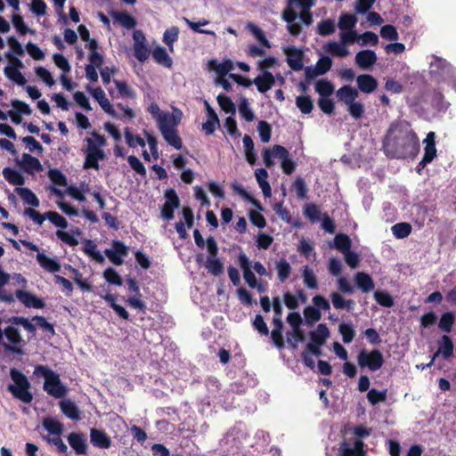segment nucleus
<instances>
[{
  "instance_id": "obj_1",
  "label": "nucleus",
  "mask_w": 456,
  "mask_h": 456,
  "mask_svg": "<svg viewBox=\"0 0 456 456\" xmlns=\"http://www.w3.org/2000/svg\"><path fill=\"white\" fill-rule=\"evenodd\" d=\"M383 151L390 159H413L419 151L416 133L398 124H392L383 140Z\"/></svg>"
},
{
  "instance_id": "obj_2",
  "label": "nucleus",
  "mask_w": 456,
  "mask_h": 456,
  "mask_svg": "<svg viewBox=\"0 0 456 456\" xmlns=\"http://www.w3.org/2000/svg\"><path fill=\"white\" fill-rule=\"evenodd\" d=\"M287 5L281 12V19L287 23V30L293 37H297L302 28L296 20L300 19L303 24L310 26L313 20L312 7L314 0H286Z\"/></svg>"
},
{
  "instance_id": "obj_3",
  "label": "nucleus",
  "mask_w": 456,
  "mask_h": 456,
  "mask_svg": "<svg viewBox=\"0 0 456 456\" xmlns=\"http://www.w3.org/2000/svg\"><path fill=\"white\" fill-rule=\"evenodd\" d=\"M35 375L45 378L43 388L50 395L55 398L64 397L67 388L62 384L58 373L45 365H37L34 370Z\"/></svg>"
},
{
  "instance_id": "obj_4",
  "label": "nucleus",
  "mask_w": 456,
  "mask_h": 456,
  "mask_svg": "<svg viewBox=\"0 0 456 456\" xmlns=\"http://www.w3.org/2000/svg\"><path fill=\"white\" fill-rule=\"evenodd\" d=\"M10 377L12 384H9L7 390L12 395L24 403H30L33 401V394L30 389V382L24 373L20 370L12 368Z\"/></svg>"
},
{
  "instance_id": "obj_5",
  "label": "nucleus",
  "mask_w": 456,
  "mask_h": 456,
  "mask_svg": "<svg viewBox=\"0 0 456 456\" xmlns=\"http://www.w3.org/2000/svg\"><path fill=\"white\" fill-rule=\"evenodd\" d=\"M384 357L379 349L367 351L362 349L357 355V363L361 368H368L370 371L379 370L384 364Z\"/></svg>"
},
{
  "instance_id": "obj_6",
  "label": "nucleus",
  "mask_w": 456,
  "mask_h": 456,
  "mask_svg": "<svg viewBox=\"0 0 456 456\" xmlns=\"http://www.w3.org/2000/svg\"><path fill=\"white\" fill-rule=\"evenodd\" d=\"M177 125L178 121L174 117L165 123H163L162 121L160 126H158V128L160 131L165 141L169 145H171L176 150H181L183 147V142L176 130Z\"/></svg>"
},
{
  "instance_id": "obj_7",
  "label": "nucleus",
  "mask_w": 456,
  "mask_h": 456,
  "mask_svg": "<svg viewBox=\"0 0 456 456\" xmlns=\"http://www.w3.org/2000/svg\"><path fill=\"white\" fill-rule=\"evenodd\" d=\"M126 284L128 290L134 293V296L128 297L125 299V302L132 308L137 309L142 314L146 313L147 306L144 301L142 299V294L140 292V287L134 278H127Z\"/></svg>"
},
{
  "instance_id": "obj_8",
  "label": "nucleus",
  "mask_w": 456,
  "mask_h": 456,
  "mask_svg": "<svg viewBox=\"0 0 456 456\" xmlns=\"http://www.w3.org/2000/svg\"><path fill=\"white\" fill-rule=\"evenodd\" d=\"M134 38V55L140 61L144 62L150 56L151 51L147 45L144 34L141 30H135Z\"/></svg>"
},
{
  "instance_id": "obj_9",
  "label": "nucleus",
  "mask_w": 456,
  "mask_h": 456,
  "mask_svg": "<svg viewBox=\"0 0 456 456\" xmlns=\"http://www.w3.org/2000/svg\"><path fill=\"white\" fill-rule=\"evenodd\" d=\"M129 248L120 240L112 241V248L105 249L104 253L109 260L116 265H121L123 258L128 255Z\"/></svg>"
},
{
  "instance_id": "obj_10",
  "label": "nucleus",
  "mask_w": 456,
  "mask_h": 456,
  "mask_svg": "<svg viewBox=\"0 0 456 456\" xmlns=\"http://www.w3.org/2000/svg\"><path fill=\"white\" fill-rule=\"evenodd\" d=\"M3 335H4L7 340L10 342V345L4 344V349L16 354H22L21 348L17 346V345L22 342V338L19 330L13 326H8L4 330Z\"/></svg>"
},
{
  "instance_id": "obj_11",
  "label": "nucleus",
  "mask_w": 456,
  "mask_h": 456,
  "mask_svg": "<svg viewBox=\"0 0 456 456\" xmlns=\"http://www.w3.org/2000/svg\"><path fill=\"white\" fill-rule=\"evenodd\" d=\"M438 349L432 356L430 362L427 363V367H431L434 364L436 358L442 354L444 360H448L453 354V342L452 338L447 335L444 334L437 342Z\"/></svg>"
},
{
  "instance_id": "obj_12",
  "label": "nucleus",
  "mask_w": 456,
  "mask_h": 456,
  "mask_svg": "<svg viewBox=\"0 0 456 456\" xmlns=\"http://www.w3.org/2000/svg\"><path fill=\"white\" fill-rule=\"evenodd\" d=\"M364 442L361 439H355L354 442V448L349 446V444L344 440L339 444L338 454L339 456H367L364 450Z\"/></svg>"
},
{
  "instance_id": "obj_13",
  "label": "nucleus",
  "mask_w": 456,
  "mask_h": 456,
  "mask_svg": "<svg viewBox=\"0 0 456 456\" xmlns=\"http://www.w3.org/2000/svg\"><path fill=\"white\" fill-rule=\"evenodd\" d=\"M238 261L240 268L243 271V278L248 285L251 289L256 287V278L254 273L251 271L250 263L248 256L244 253H240L238 256Z\"/></svg>"
},
{
  "instance_id": "obj_14",
  "label": "nucleus",
  "mask_w": 456,
  "mask_h": 456,
  "mask_svg": "<svg viewBox=\"0 0 456 456\" xmlns=\"http://www.w3.org/2000/svg\"><path fill=\"white\" fill-rule=\"evenodd\" d=\"M15 294L16 297L27 307L42 309L45 305L43 299L37 297L30 292L22 289H17Z\"/></svg>"
},
{
  "instance_id": "obj_15",
  "label": "nucleus",
  "mask_w": 456,
  "mask_h": 456,
  "mask_svg": "<svg viewBox=\"0 0 456 456\" xmlns=\"http://www.w3.org/2000/svg\"><path fill=\"white\" fill-rule=\"evenodd\" d=\"M287 54V62L289 68L295 71H299L304 67L303 53L295 46L288 47L285 50Z\"/></svg>"
},
{
  "instance_id": "obj_16",
  "label": "nucleus",
  "mask_w": 456,
  "mask_h": 456,
  "mask_svg": "<svg viewBox=\"0 0 456 456\" xmlns=\"http://www.w3.org/2000/svg\"><path fill=\"white\" fill-rule=\"evenodd\" d=\"M86 89L91 91L93 97L99 102L100 106L106 113L111 115L114 118L118 117L113 106L106 98L105 93L101 87H97L92 90L91 87L87 86Z\"/></svg>"
},
{
  "instance_id": "obj_17",
  "label": "nucleus",
  "mask_w": 456,
  "mask_h": 456,
  "mask_svg": "<svg viewBox=\"0 0 456 456\" xmlns=\"http://www.w3.org/2000/svg\"><path fill=\"white\" fill-rule=\"evenodd\" d=\"M377 61V55L372 50H362L355 55V62L362 69H368Z\"/></svg>"
},
{
  "instance_id": "obj_18",
  "label": "nucleus",
  "mask_w": 456,
  "mask_h": 456,
  "mask_svg": "<svg viewBox=\"0 0 456 456\" xmlns=\"http://www.w3.org/2000/svg\"><path fill=\"white\" fill-rule=\"evenodd\" d=\"M91 443L101 449H109L111 446L110 437L103 431L97 428L90 430Z\"/></svg>"
},
{
  "instance_id": "obj_19",
  "label": "nucleus",
  "mask_w": 456,
  "mask_h": 456,
  "mask_svg": "<svg viewBox=\"0 0 456 456\" xmlns=\"http://www.w3.org/2000/svg\"><path fill=\"white\" fill-rule=\"evenodd\" d=\"M68 442L77 454H85L86 452V440L82 433H70L68 436Z\"/></svg>"
},
{
  "instance_id": "obj_20",
  "label": "nucleus",
  "mask_w": 456,
  "mask_h": 456,
  "mask_svg": "<svg viewBox=\"0 0 456 456\" xmlns=\"http://www.w3.org/2000/svg\"><path fill=\"white\" fill-rule=\"evenodd\" d=\"M253 83L256 86L259 93L265 94L273 86L275 79L271 72L265 70L262 76H257L253 80Z\"/></svg>"
},
{
  "instance_id": "obj_21",
  "label": "nucleus",
  "mask_w": 456,
  "mask_h": 456,
  "mask_svg": "<svg viewBox=\"0 0 456 456\" xmlns=\"http://www.w3.org/2000/svg\"><path fill=\"white\" fill-rule=\"evenodd\" d=\"M358 88L364 94H370L378 87L377 79L369 74L359 75L356 78Z\"/></svg>"
},
{
  "instance_id": "obj_22",
  "label": "nucleus",
  "mask_w": 456,
  "mask_h": 456,
  "mask_svg": "<svg viewBox=\"0 0 456 456\" xmlns=\"http://www.w3.org/2000/svg\"><path fill=\"white\" fill-rule=\"evenodd\" d=\"M19 165L28 174H33L34 171L39 172L43 168L40 161L28 153L22 154L21 161L19 162Z\"/></svg>"
},
{
  "instance_id": "obj_23",
  "label": "nucleus",
  "mask_w": 456,
  "mask_h": 456,
  "mask_svg": "<svg viewBox=\"0 0 456 456\" xmlns=\"http://www.w3.org/2000/svg\"><path fill=\"white\" fill-rule=\"evenodd\" d=\"M430 104L437 112H445L450 103L445 101L444 95L438 89H434L430 94Z\"/></svg>"
},
{
  "instance_id": "obj_24",
  "label": "nucleus",
  "mask_w": 456,
  "mask_h": 456,
  "mask_svg": "<svg viewBox=\"0 0 456 456\" xmlns=\"http://www.w3.org/2000/svg\"><path fill=\"white\" fill-rule=\"evenodd\" d=\"M358 91L351 86L346 85L337 91V97L339 102L346 105L352 103L358 97Z\"/></svg>"
},
{
  "instance_id": "obj_25",
  "label": "nucleus",
  "mask_w": 456,
  "mask_h": 456,
  "mask_svg": "<svg viewBox=\"0 0 456 456\" xmlns=\"http://www.w3.org/2000/svg\"><path fill=\"white\" fill-rule=\"evenodd\" d=\"M330 337V330L326 324L321 323L317 326L316 330L310 332L311 343L317 346H323L327 338Z\"/></svg>"
},
{
  "instance_id": "obj_26",
  "label": "nucleus",
  "mask_w": 456,
  "mask_h": 456,
  "mask_svg": "<svg viewBox=\"0 0 456 456\" xmlns=\"http://www.w3.org/2000/svg\"><path fill=\"white\" fill-rule=\"evenodd\" d=\"M37 260L42 268L50 272L57 273L61 270V265L57 259L50 258L45 254L38 252Z\"/></svg>"
},
{
  "instance_id": "obj_27",
  "label": "nucleus",
  "mask_w": 456,
  "mask_h": 456,
  "mask_svg": "<svg viewBox=\"0 0 456 456\" xmlns=\"http://www.w3.org/2000/svg\"><path fill=\"white\" fill-rule=\"evenodd\" d=\"M256 179L265 198L272 196V189L267 181L268 172L265 168H257L255 172Z\"/></svg>"
},
{
  "instance_id": "obj_28",
  "label": "nucleus",
  "mask_w": 456,
  "mask_h": 456,
  "mask_svg": "<svg viewBox=\"0 0 456 456\" xmlns=\"http://www.w3.org/2000/svg\"><path fill=\"white\" fill-rule=\"evenodd\" d=\"M148 112L152 116V118L156 120L158 126H160L161 122H167L170 120L175 116L169 112L162 111L157 102H151L148 109Z\"/></svg>"
},
{
  "instance_id": "obj_29",
  "label": "nucleus",
  "mask_w": 456,
  "mask_h": 456,
  "mask_svg": "<svg viewBox=\"0 0 456 456\" xmlns=\"http://www.w3.org/2000/svg\"><path fill=\"white\" fill-rule=\"evenodd\" d=\"M444 67V71L436 78L437 83H447L456 91V69L451 64Z\"/></svg>"
},
{
  "instance_id": "obj_30",
  "label": "nucleus",
  "mask_w": 456,
  "mask_h": 456,
  "mask_svg": "<svg viewBox=\"0 0 456 456\" xmlns=\"http://www.w3.org/2000/svg\"><path fill=\"white\" fill-rule=\"evenodd\" d=\"M60 407L63 414L70 419L78 420L80 419L79 409L71 400H63L60 402Z\"/></svg>"
},
{
  "instance_id": "obj_31",
  "label": "nucleus",
  "mask_w": 456,
  "mask_h": 456,
  "mask_svg": "<svg viewBox=\"0 0 456 456\" xmlns=\"http://www.w3.org/2000/svg\"><path fill=\"white\" fill-rule=\"evenodd\" d=\"M15 191L26 204L34 208H37L39 206L40 202L38 198L30 189L17 187L15 188Z\"/></svg>"
},
{
  "instance_id": "obj_32",
  "label": "nucleus",
  "mask_w": 456,
  "mask_h": 456,
  "mask_svg": "<svg viewBox=\"0 0 456 456\" xmlns=\"http://www.w3.org/2000/svg\"><path fill=\"white\" fill-rule=\"evenodd\" d=\"M355 283H356V286L362 292H365V293L372 290L375 286L371 277L363 272H360V273H356Z\"/></svg>"
},
{
  "instance_id": "obj_33",
  "label": "nucleus",
  "mask_w": 456,
  "mask_h": 456,
  "mask_svg": "<svg viewBox=\"0 0 456 456\" xmlns=\"http://www.w3.org/2000/svg\"><path fill=\"white\" fill-rule=\"evenodd\" d=\"M3 175L5 178V180L12 185L22 186L25 183V178L23 177V175L19 171L13 168H4Z\"/></svg>"
},
{
  "instance_id": "obj_34",
  "label": "nucleus",
  "mask_w": 456,
  "mask_h": 456,
  "mask_svg": "<svg viewBox=\"0 0 456 456\" xmlns=\"http://www.w3.org/2000/svg\"><path fill=\"white\" fill-rule=\"evenodd\" d=\"M106 158L105 152H98V153H87L86 154L85 162L83 165L84 169H94L99 170V161L104 160Z\"/></svg>"
},
{
  "instance_id": "obj_35",
  "label": "nucleus",
  "mask_w": 456,
  "mask_h": 456,
  "mask_svg": "<svg viewBox=\"0 0 456 456\" xmlns=\"http://www.w3.org/2000/svg\"><path fill=\"white\" fill-rule=\"evenodd\" d=\"M111 16L118 21L122 27L126 28H134L136 26L135 19L126 12H112Z\"/></svg>"
},
{
  "instance_id": "obj_36",
  "label": "nucleus",
  "mask_w": 456,
  "mask_h": 456,
  "mask_svg": "<svg viewBox=\"0 0 456 456\" xmlns=\"http://www.w3.org/2000/svg\"><path fill=\"white\" fill-rule=\"evenodd\" d=\"M84 252L99 264H102L105 261L104 256L97 249L96 244L91 240H85Z\"/></svg>"
},
{
  "instance_id": "obj_37",
  "label": "nucleus",
  "mask_w": 456,
  "mask_h": 456,
  "mask_svg": "<svg viewBox=\"0 0 456 456\" xmlns=\"http://www.w3.org/2000/svg\"><path fill=\"white\" fill-rule=\"evenodd\" d=\"M455 322V314L453 312L444 313L438 322V328L446 334L452 331Z\"/></svg>"
},
{
  "instance_id": "obj_38",
  "label": "nucleus",
  "mask_w": 456,
  "mask_h": 456,
  "mask_svg": "<svg viewBox=\"0 0 456 456\" xmlns=\"http://www.w3.org/2000/svg\"><path fill=\"white\" fill-rule=\"evenodd\" d=\"M278 279L281 282H284L291 274L292 268L286 259H281L275 263Z\"/></svg>"
},
{
  "instance_id": "obj_39",
  "label": "nucleus",
  "mask_w": 456,
  "mask_h": 456,
  "mask_svg": "<svg viewBox=\"0 0 456 456\" xmlns=\"http://www.w3.org/2000/svg\"><path fill=\"white\" fill-rule=\"evenodd\" d=\"M391 230L396 239H404L411 234L412 227L409 223L402 222L394 224Z\"/></svg>"
},
{
  "instance_id": "obj_40",
  "label": "nucleus",
  "mask_w": 456,
  "mask_h": 456,
  "mask_svg": "<svg viewBox=\"0 0 456 456\" xmlns=\"http://www.w3.org/2000/svg\"><path fill=\"white\" fill-rule=\"evenodd\" d=\"M436 144L429 143L428 145H425L424 155H423L422 159L419 163V167L418 168V172L419 173L420 168H423L428 164L431 163L434 160V159L436 158Z\"/></svg>"
},
{
  "instance_id": "obj_41",
  "label": "nucleus",
  "mask_w": 456,
  "mask_h": 456,
  "mask_svg": "<svg viewBox=\"0 0 456 456\" xmlns=\"http://www.w3.org/2000/svg\"><path fill=\"white\" fill-rule=\"evenodd\" d=\"M153 59L159 64L166 67H171L172 60L167 53V50L162 46H157L152 52Z\"/></svg>"
},
{
  "instance_id": "obj_42",
  "label": "nucleus",
  "mask_w": 456,
  "mask_h": 456,
  "mask_svg": "<svg viewBox=\"0 0 456 456\" xmlns=\"http://www.w3.org/2000/svg\"><path fill=\"white\" fill-rule=\"evenodd\" d=\"M4 75L18 86H25L27 79L16 67H5L4 69Z\"/></svg>"
},
{
  "instance_id": "obj_43",
  "label": "nucleus",
  "mask_w": 456,
  "mask_h": 456,
  "mask_svg": "<svg viewBox=\"0 0 456 456\" xmlns=\"http://www.w3.org/2000/svg\"><path fill=\"white\" fill-rule=\"evenodd\" d=\"M315 91L321 97H330L334 93V86L327 79H321L315 84Z\"/></svg>"
},
{
  "instance_id": "obj_44",
  "label": "nucleus",
  "mask_w": 456,
  "mask_h": 456,
  "mask_svg": "<svg viewBox=\"0 0 456 456\" xmlns=\"http://www.w3.org/2000/svg\"><path fill=\"white\" fill-rule=\"evenodd\" d=\"M296 105L303 114H309L314 109V102L309 95L297 96Z\"/></svg>"
},
{
  "instance_id": "obj_45",
  "label": "nucleus",
  "mask_w": 456,
  "mask_h": 456,
  "mask_svg": "<svg viewBox=\"0 0 456 456\" xmlns=\"http://www.w3.org/2000/svg\"><path fill=\"white\" fill-rule=\"evenodd\" d=\"M334 245L338 250H339L341 253H345L346 251L351 249L352 240L348 235L339 233L335 236Z\"/></svg>"
},
{
  "instance_id": "obj_46",
  "label": "nucleus",
  "mask_w": 456,
  "mask_h": 456,
  "mask_svg": "<svg viewBox=\"0 0 456 456\" xmlns=\"http://www.w3.org/2000/svg\"><path fill=\"white\" fill-rule=\"evenodd\" d=\"M43 426L52 435L60 436L63 432V425L60 421L51 418L45 419Z\"/></svg>"
},
{
  "instance_id": "obj_47",
  "label": "nucleus",
  "mask_w": 456,
  "mask_h": 456,
  "mask_svg": "<svg viewBox=\"0 0 456 456\" xmlns=\"http://www.w3.org/2000/svg\"><path fill=\"white\" fill-rule=\"evenodd\" d=\"M179 32V28L173 26L167 28L163 34V42L171 51L173 50L174 43L178 40Z\"/></svg>"
},
{
  "instance_id": "obj_48",
  "label": "nucleus",
  "mask_w": 456,
  "mask_h": 456,
  "mask_svg": "<svg viewBox=\"0 0 456 456\" xmlns=\"http://www.w3.org/2000/svg\"><path fill=\"white\" fill-rule=\"evenodd\" d=\"M335 29V22L330 19L322 20L317 25V33L322 37L332 35Z\"/></svg>"
},
{
  "instance_id": "obj_49",
  "label": "nucleus",
  "mask_w": 456,
  "mask_h": 456,
  "mask_svg": "<svg viewBox=\"0 0 456 456\" xmlns=\"http://www.w3.org/2000/svg\"><path fill=\"white\" fill-rule=\"evenodd\" d=\"M239 112L242 118L248 122L255 119V114L249 107L248 101L246 97H241L239 103Z\"/></svg>"
},
{
  "instance_id": "obj_50",
  "label": "nucleus",
  "mask_w": 456,
  "mask_h": 456,
  "mask_svg": "<svg viewBox=\"0 0 456 456\" xmlns=\"http://www.w3.org/2000/svg\"><path fill=\"white\" fill-rule=\"evenodd\" d=\"M124 135L126 142L131 148H135L137 145L144 148L146 145V142L144 141V139L139 135H134L129 127L125 128Z\"/></svg>"
},
{
  "instance_id": "obj_51",
  "label": "nucleus",
  "mask_w": 456,
  "mask_h": 456,
  "mask_svg": "<svg viewBox=\"0 0 456 456\" xmlns=\"http://www.w3.org/2000/svg\"><path fill=\"white\" fill-rule=\"evenodd\" d=\"M183 20L189 26V28H191L194 32L205 35H215V32L212 30L200 28L201 26H206L209 23V21L206 19H201L199 21L195 22L184 17Z\"/></svg>"
},
{
  "instance_id": "obj_52",
  "label": "nucleus",
  "mask_w": 456,
  "mask_h": 456,
  "mask_svg": "<svg viewBox=\"0 0 456 456\" xmlns=\"http://www.w3.org/2000/svg\"><path fill=\"white\" fill-rule=\"evenodd\" d=\"M302 277L305 285L311 289H315L318 288L317 278L312 269H310L307 265L304 267L302 272Z\"/></svg>"
},
{
  "instance_id": "obj_53",
  "label": "nucleus",
  "mask_w": 456,
  "mask_h": 456,
  "mask_svg": "<svg viewBox=\"0 0 456 456\" xmlns=\"http://www.w3.org/2000/svg\"><path fill=\"white\" fill-rule=\"evenodd\" d=\"M374 298L379 305L384 307H392L395 304L393 297L386 290L375 291Z\"/></svg>"
},
{
  "instance_id": "obj_54",
  "label": "nucleus",
  "mask_w": 456,
  "mask_h": 456,
  "mask_svg": "<svg viewBox=\"0 0 456 456\" xmlns=\"http://www.w3.org/2000/svg\"><path fill=\"white\" fill-rule=\"evenodd\" d=\"M325 50L331 55L338 57H345L348 54V50L346 46L334 41L329 42L325 46Z\"/></svg>"
},
{
  "instance_id": "obj_55",
  "label": "nucleus",
  "mask_w": 456,
  "mask_h": 456,
  "mask_svg": "<svg viewBox=\"0 0 456 456\" xmlns=\"http://www.w3.org/2000/svg\"><path fill=\"white\" fill-rule=\"evenodd\" d=\"M217 102L220 108L225 112L234 115L236 112L235 104L231 98L225 94H219L217 96Z\"/></svg>"
},
{
  "instance_id": "obj_56",
  "label": "nucleus",
  "mask_w": 456,
  "mask_h": 456,
  "mask_svg": "<svg viewBox=\"0 0 456 456\" xmlns=\"http://www.w3.org/2000/svg\"><path fill=\"white\" fill-rule=\"evenodd\" d=\"M357 22L354 15L350 13H342L339 17L338 27L341 30L352 29Z\"/></svg>"
},
{
  "instance_id": "obj_57",
  "label": "nucleus",
  "mask_w": 456,
  "mask_h": 456,
  "mask_svg": "<svg viewBox=\"0 0 456 456\" xmlns=\"http://www.w3.org/2000/svg\"><path fill=\"white\" fill-rule=\"evenodd\" d=\"M338 331L342 336L343 342L349 344L353 341L355 336V330L353 326L348 323H341L338 326Z\"/></svg>"
},
{
  "instance_id": "obj_58",
  "label": "nucleus",
  "mask_w": 456,
  "mask_h": 456,
  "mask_svg": "<svg viewBox=\"0 0 456 456\" xmlns=\"http://www.w3.org/2000/svg\"><path fill=\"white\" fill-rule=\"evenodd\" d=\"M206 268L215 276L220 275L224 273V265L218 258L208 257Z\"/></svg>"
},
{
  "instance_id": "obj_59",
  "label": "nucleus",
  "mask_w": 456,
  "mask_h": 456,
  "mask_svg": "<svg viewBox=\"0 0 456 456\" xmlns=\"http://www.w3.org/2000/svg\"><path fill=\"white\" fill-rule=\"evenodd\" d=\"M103 277L106 281L110 284L121 286L123 284V280L118 273L112 267H108L103 272Z\"/></svg>"
},
{
  "instance_id": "obj_60",
  "label": "nucleus",
  "mask_w": 456,
  "mask_h": 456,
  "mask_svg": "<svg viewBox=\"0 0 456 456\" xmlns=\"http://www.w3.org/2000/svg\"><path fill=\"white\" fill-rule=\"evenodd\" d=\"M257 131L263 142H268L272 136L271 125L265 120H260L257 124Z\"/></svg>"
},
{
  "instance_id": "obj_61",
  "label": "nucleus",
  "mask_w": 456,
  "mask_h": 456,
  "mask_svg": "<svg viewBox=\"0 0 456 456\" xmlns=\"http://www.w3.org/2000/svg\"><path fill=\"white\" fill-rule=\"evenodd\" d=\"M450 63L441 58H436L430 64V76L436 80V78L444 71V66H448Z\"/></svg>"
},
{
  "instance_id": "obj_62",
  "label": "nucleus",
  "mask_w": 456,
  "mask_h": 456,
  "mask_svg": "<svg viewBox=\"0 0 456 456\" xmlns=\"http://www.w3.org/2000/svg\"><path fill=\"white\" fill-rule=\"evenodd\" d=\"M304 315L308 325H312L314 322H318L322 317L320 310L311 305L306 306L304 309Z\"/></svg>"
},
{
  "instance_id": "obj_63",
  "label": "nucleus",
  "mask_w": 456,
  "mask_h": 456,
  "mask_svg": "<svg viewBox=\"0 0 456 456\" xmlns=\"http://www.w3.org/2000/svg\"><path fill=\"white\" fill-rule=\"evenodd\" d=\"M45 216L52 224L61 229H66L68 227L67 220L55 211L46 212Z\"/></svg>"
},
{
  "instance_id": "obj_64",
  "label": "nucleus",
  "mask_w": 456,
  "mask_h": 456,
  "mask_svg": "<svg viewBox=\"0 0 456 456\" xmlns=\"http://www.w3.org/2000/svg\"><path fill=\"white\" fill-rule=\"evenodd\" d=\"M48 177L50 180L58 186H66L67 185V177L66 175L60 171L59 169H51L48 172Z\"/></svg>"
}]
</instances>
